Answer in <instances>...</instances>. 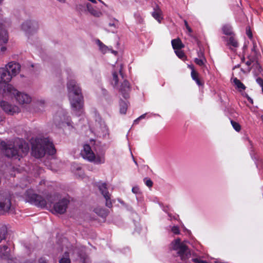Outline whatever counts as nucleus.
<instances>
[{
  "label": "nucleus",
  "mask_w": 263,
  "mask_h": 263,
  "mask_svg": "<svg viewBox=\"0 0 263 263\" xmlns=\"http://www.w3.org/2000/svg\"><path fill=\"white\" fill-rule=\"evenodd\" d=\"M25 200L32 204L39 207L51 208L52 204L55 202L53 205L52 211L54 213L64 214L69 203V200L66 198H62L59 194H54L43 198L42 196L35 194L34 191L29 189L26 191L24 195Z\"/></svg>",
  "instance_id": "obj_1"
},
{
  "label": "nucleus",
  "mask_w": 263,
  "mask_h": 263,
  "mask_svg": "<svg viewBox=\"0 0 263 263\" xmlns=\"http://www.w3.org/2000/svg\"><path fill=\"white\" fill-rule=\"evenodd\" d=\"M69 99L72 112L77 116L83 112V97L79 85L74 80H70L67 83Z\"/></svg>",
  "instance_id": "obj_2"
},
{
  "label": "nucleus",
  "mask_w": 263,
  "mask_h": 263,
  "mask_svg": "<svg viewBox=\"0 0 263 263\" xmlns=\"http://www.w3.org/2000/svg\"><path fill=\"white\" fill-rule=\"evenodd\" d=\"M123 65L122 63H117L113 67L111 84L118 90L124 98L128 97L130 86L128 82L124 79L122 70Z\"/></svg>",
  "instance_id": "obj_3"
},
{
  "label": "nucleus",
  "mask_w": 263,
  "mask_h": 263,
  "mask_svg": "<svg viewBox=\"0 0 263 263\" xmlns=\"http://www.w3.org/2000/svg\"><path fill=\"white\" fill-rule=\"evenodd\" d=\"M55 152L52 142L48 138L37 139L32 146V155L37 158L43 157L46 153L53 155Z\"/></svg>",
  "instance_id": "obj_4"
},
{
  "label": "nucleus",
  "mask_w": 263,
  "mask_h": 263,
  "mask_svg": "<svg viewBox=\"0 0 263 263\" xmlns=\"http://www.w3.org/2000/svg\"><path fill=\"white\" fill-rule=\"evenodd\" d=\"M2 145L4 147V153L8 157H18L25 155L28 151V147L25 143L20 139L15 140V144L10 143L5 144V143H2Z\"/></svg>",
  "instance_id": "obj_5"
},
{
  "label": "nucleus",
  "mask_w": 263,
  "mask_h": 263,
  "mask_svg": "<svg viewBox=\"0 0 263 263\" xmlns=\"http://www.w3.org/2000/svg\"><path fill=\"white\" fill-rule=\"evenodd\" d=\"M4 96L10 97L14 96L18 103L22 105L28 104L31 102V98L29 95L17 91L11 84L5 86L4 89Z\"/></svg>",
  "instance_id": "obj_6"
},
{
  "label": "nucleus",
  "mask_w": 263,
  "mask_h": 263,
  "mask_svg": "<svg viewBox=\"0 0 263 263\" xmlns=\"http://www.w3.org/2000/svg\"><path fill=\"white\" fill-rule=\"evenodd\" d=\"M55 125L59 128L65 130L73 128V123L68 113L63 110L58 111L53 119Z\"/></svg>",
  "instance_id": "obj_7"
},
{
  "label": "nucleus",
  "mask_w": 263,
  "mask_h": 263,
  "mask_svg": "<svg viewBox=\"0 0 263 263\" xmlns=\"http://www.w3.org/2000/svg\"><path fill=\"white\" fill-rule=\"evenodd\" d=\"M171 249L177 252L182 260H185L190 257V251L188 247L181 239L177 238L173 241L170 244Z\"/></svg>",
  "instance_id": "obj_8"
},
{
  "label": "nucleus",
  "mask_w": 263,
  "mask_h": 263,
  "mask_svg": "<svg viewBox=\"0 0 263 263\" xmlns=\"http://www.w3.org/2000/svg\"><path fill=\"white\" fill-rule=\"evenodd\" d=\"M82 157L88 161L93 162L96 164H102L105 162V158L103 155H97L96 156L92 151L90 146L88 144H84L81 150Z\"/></svg>",
  "instance_id": "obj_9"
},
{
  "label": "nucleus",
  "mask_w": 263,
  "mask_h": 263,
  "mask_svg": "<svg viewBox=\"0 0 263 263\" xmlns=\"http://www.w3.org/2000/svg\"><path fill=\"white\" fill-rule=\"evenodd\" d=\"M12 210L10 197L7 194L0 193V215L5 214Z\"/></svg>",
  "instance_id": "obj_10"
},
{
  "label": "nucleus",
  "mask_w": 263,
  "mask_h": 263,
  "mask_svg": "<svg viewBox=\"0 0 263 263\" xmlns=\"http://www.w3.org/2000/svg\"><path fill=\"white\" fill-rule=\"evenodd\" d=\"M96 3H87L84 4V10L89 14L95 17H100L103 15V12Z\"/></svg>",
  "instance_id": "obj_11"
},
{
  "label": "nucleus",
  "mask_w": 263,
  "mask_h": 263,
  "mask_svg": "<svg viewBox=\"0 0 263 263\" xmlns=\"http://www.w3.org/2000/svg\"><path fill=\"white\" fill-rule=\"evenodd\" d=\"M0 106L4 111L10 115H13L20 111V109L18 106L15 105L12 106L5 101H1Z\"/></svg>",
  "instance_id": "obj_12"
},
{
  "label": "nucleus",
  "mask_w": 263,
  "mask_h": 263,
  "mask_svg": "<svg viewBox=\"0 0 263 263\" xmlns=\"http://www.w3.org/2000/svg\"><path fill=\"white\" fill-rule=\"evenodd\" d=\"M8 72L10 73L11 79L16 76L20 71L21 65L14 62H11L8 63L6 66Z\"/></svg>",
  "instance_id": "obj_13"
},
{
  "label": "nucleus",
  "mask_w": 263,
  "mask_h": 263,
  "mask_svg": "<svg viewBox=\"0 0 263 263\" xmlns=\"http://www.w3.org/2000/svg\"><path fill=\"white\" fill-rule=\"evenodd\" d=\"M10 73L8 72L6 68L5 67L0 68V83H4V88L3 89V95H4V89L6 85L10 84L9 83L11 80Z\"/></svg>",
  "instance_id": "obj_14"
},
{
  "label": "nucleus",
  "mask_w": 263,
  "mask_h": 263,
  "mask_svg": "<svg viewBox=\"0 0 263 263\" xmlns=\"http://www.w3.org/2000/svg\"><path fill=\"white\" fill-rule=\"evenodd\" d=\"M38 23L34 21L28 20L24 22L22 25V29L26 32L35 31L38 29Z\"/></svg>",
  "instance_id": "obj_15"
},
{
  "label": "nucleus",
  "mask_w": 263,
  "mask_h": 263,
  "mask_svg": "<svg viewBox=\"0 0 263 263\" xmlns=\"http://www.w3.org/2000/svg\"><path fill=\"white\" fill-rule=\"evenodd\" d=\"M95 133L99 137H104L107 134V128L104 122L96 123L93 128Z\"/></svg>",
  "instance_id": "obj_16"
},
{
  "label": "nucleus",
  "mask_w": 263,
  "mask_h": 263,
  "mask_svg": "<svg viewBox=\"0 0 263 263\" xmlns=\"http://www.w3.org/2000/svg\"><path fill=\"white\" fill-rule=\"evenodd\" d=\"M99 189L106 200V205L108 208H110L112 206V203L110 200V194L107 191L106 184L104 183H100L99 185Z\"/></svg>",
  "instance_id": "obj_17"
},
{
  "label": "nucleus",
  "mask_w": 263,
  "mask_h": 263,
  "mask_svg": "<svg viewBox=\"0 0 263 263\" xmlns=\"http://www.w3.org/2000/svg\"><path fill=\"white\" fill-rule=\"evenodd\" d=\"M96 43L97 44V45L99 47V50L103 54H105L109 51H111V52L114 53V54H116L117 52L111 50L109 48L108 46H106L105 44H104L101 41L99 40H97L96 41Z\"/></svg>",
  "instance_id": "obj_18"
},
{
  "label": "nucleus",
  "mask_w": 263,
  "mask_h": 263,
  "mask_svg": "<svg viewBox=\"0 0 263 263\" xmlns=\"http://www.w3.org/2000/svg\"><path fill=\"white\" fill-rule=\"evenodd\" d=\"M8 40V35L7 31L3 25L0 23V44L6 43Z\"/></svg>",
  "instance_id": "obj_19"
},
{
  "label": "nucleus",
  "mask_w": 263,
  "mask_h": 263,
  "mask_svg": "<svg viewBox=\"0 0 263 263\" xmlns=\"http://www.w3.org/2000/svg\"><path fill=\"white\" fill-rule=\"evenodd\" d=\"M162 12L161 10L157 6L154 8V11L152 12V16L159 22L161 23L163 17L162 16Z\"/></svg>",
  "instance_id": "obj_20"
},
{
  "label": "nucleus",
  "mask_w": 263,
  "mask_h": 263,
  "mask_svg": "<svg viewBox=\"0 0 263 263\" xmlns=\"http://www.w3.org/2000/svg\"><path fill=\"white\" fill-rule=\"evenodd\" d=\"M119 25V21L115 18H113L110 21V22L108 23V26L110 27V29H108L107 31L108 32L114 33L116 31V29L117 28Z\"/></svg>",
  "instance_id": "obj_21"
},
{
  "label": "nucleus",
  "mask_w": 263,
  "mask_h": 263,
  "mask_svg": "<svg viewBox=\"0 0 263 263\" xmlns=\"http://www.w3.org/2000/svg\"><path fill=\"white\" fill-rule=\"evenodd\" d=\"M172 45L173 48L176 50L181 49L184 47L183 44L182 43L180 39H174L172 41Z\"/></svg>",
  "instance_id": "obj_22"
},
{
  "label": "nucleus",
  "mask_w": 263,
  "mask_h": 263,
  "mask_svg": "<svg viewBox=\"0 0 263 263\" xmlns=\"http://www.w3.org/2000/svg\"><path fill=\"white\" fill-rule=\"evenodd\" d=\"M59 263H70L69 253L65 252L60 257L59 260Z\"/></svg>",
  "instance_id": "obj_23"
},
{
  "label": "nucleus",
  "mask_w": 263,
  "mask_h": 263,
  "mask_svg": "<svg viewBox=\"0 0 263 263\" xmlns=\"http://www.w3.org/2000/svg\"><path fill=\"white\" fill-rule=\"evenodd\" d=\"M233 82L236 86L237 89L239 90V91H241L246 89V86L245 85L242 83L240 81L237 79L236 78H235L233 80Z\"/></svg>",
  "instance_id": "obj_24"
},
{
  "label": "nucleus",
  "mask_w": 263,
  "mask_h": 263,
  "mask_svg": "<svg viewBox=\"0 0 263 263\" xmlns=\"http://www.w3.org/2000/svg\"><path fill=\"white\" fill-rule=\"evenodd\" d=\"M9 251L10 249L6 246H0V255L1 256H8Z\"/></svg>",
  "instance_id": "obj_25"
},
{
  "label": "nucleus",
  "mask_w": 263,
  "mask_h": 263,
  "mask_svg": "<svg viewBox=\"0 0 263 263\" xmlns=\"http://www.w3.org/2000/svg\"><path fill=\"white\" fill-rule=\"evenodd\" d=\"M127 103L124 101L121 100L120 102V112L122 114H125L127 109Z\"/></svg>",
  "instance_id": "obj_26"
},
{
  "label": "nucleus",
  "mask_w": 263,
  "mask_h": 263,
  "mask_svg": "<svg viewBox=\"0 0 263 263\" xmlns=\"http://www.w3.org/2000/svg\"><path fill=\"white\" fill-rule=\"evenodd\" d=\"M191 77L198 85H201V83L198 79V73L194 69H193L191 72Z\"/></svg>",
  "instance_id": "obj_27"
},
{
  "label": "nucleus",
  "mask_w": 263,
  "mask_h": 263,
  "mask_svg": "<svg viewBox=\"0 0 263 263\" xmlns=\"http://www.w3.org/2000/svg\"><path fill=\"white\" fill-rule=\"evenodd\" d=\"M223 33L227 35H230L232 33V27L229 25H226L222 28Z\"/></svg>",
  "instance_id": "obj_28"
},
{
  "label": "nucleus",
  "mask_w": 263,
  "mask_h": 263,
  "mask_svg": "<svg viewBox=\"0 0 263 263\" xmlns=\"http://www.w3.org/2000/svg\"><path fill=\"white\" fill-rule=\"evenodd\" d=\"M228 44L229 46H232L233 47L238 46V43L237 41L233 37H230L228 41Z\"/></svg>",
  "instance_id": "obj_29"
},
{
  "label": "nucleus",
  "mask_w": 263,
  "mask_h": 263,
  "mask_svg": "<svg viewBox=\"0 0 263 263\" xmlns=\"http://www.w3.org/2000/svg\"><path fill=\"white\" fill-rule=\"evenodd\" d=\"M196 64L198 65L199 66H203L205 63L206 62V60L205 57H201V59L195 58L194 60Z\"/></svg>",
  "instance_id": "obj_30"
},
{
  "label": "nucleus",
  "mask_w": 263,
  "mask_h": 263,
  "mask_svg": "<svg viewBox=\"0 0 263 263\" xmlns=\"http://www.w3.org/2000/svg\"><path fill=\"white\" fill-rule=\"evenodd\" d=\"M251 51L254 56H256L259 52L257 44L254 41L253 42V47L251 49Z\"/></svg>",
  "instance_id": "obj_31"
},
{
  "label": "nucleus",
  "mask_w": 263,
  "mask_h": 263,
  "mask_svg": "<svg viewBox=\"0 0 263 263\" xmlns=\"http://www.w3.org/2000/svg\"><path fill=\"white\" fill-rule=\"evenodd\" d=\"M171 232L174 235H178L180 234L179 227L176 226L170 227Z\"/></svg>",
  "instance_id": "obj_32"
},
{
  "label": "nucleus",
  "mask_w": 263,
  "mask_h": 263,
  "mask_svg": "<svg viewBox=\"0 0 263 263\" xmlns=\"http://www.w3.org/2000/svg\"><path fill=\"white\" fill-rule=\"evenodd\" d=\"M231 124L233 126V127L237 131V132H239L240 131V129H241V127H240V125L235 122V121H233L232 120L231 121Z\"/></svg>",
  "instance_id": "obj_33"
},
{
  "label": "nucleus",
  "mask_w": 263,
  "mask_h": 263,
  "mask_svg": "<svg viewBox=\"0 0 263 263\" xmlns=\"http://www.w3.org/2000/svg\"><path fill=\"white\" fill-rule=\"evenodd\" d=\"M175 53L178 57L182 60L185 57L184 52L180 49H177L175 50Z\"/></svg>",
  "instance_id": "obj_34"
},
{
  "label": "nucleus",
  "mask_w": 263,
  "mask_h": 263,
  "mask_svg": "<svg viewBox=\"0 0 263 263\" xmlns=\"http://www.w3.org/2000/svg\"><path fill=\"white\" fill-rule=\"evenodd\" d=\"M5 228L4 227H0V242L5 238Z\"/></svg>",
  "instance_id": "obj_35"
},
{
  "label": "nucleus",
  "mask_w": 263,
  "mask_h": 263,
  "mask_svg": "<svg viewBox=\"0 0 263 263\" xmlns=\"http://www.w3.org/2000/svg\"><path fill=\"white\" fill-rule=\"evenodd\" d=\"M132 192L136 194H139L140 193L139 188L138 186H134L132 188Z\"/></svg>",
  "instance_id": "obj_36"
},
{
  "label": "nucleus",
  "mask_w": 263,
  "mask_h": 263,
  "mask_svg": "<svg viewBox=\"0 0 263 263\" xmlns=\"http://www.w3.org/2000/svg\"><path fill=\"white\" fill-rule=\"evenodd\" d=\"M145 183L148 187H151L153 185V182L149 179H146Z\"/></svg>",
  "instance_id": "obj_37"
},
{
  "label": "nucleus",
  "mask_w": 263,
  "mask_h": 263,
  "mask_svg": "<svg viewBox=\"0 0 263 263\" xmlns=\"http://www.w3.org/2000/svg\"><path fill=\"white\" fill-rule=\"evenodd\" d=\"M256 82L261 87H263V79L258 78L256 79Z\"/></svg>",
  "instance_id": "obj_38"
},
{
  "label": "nucleus",
  "mask_w": 263,
  "mask_h": 263,
  "mask_svg": "<svg viewBox=\"0 0 263 263\" xmlns=\"http://www.w3.org/2000/svg\"><path fill=\"white\" fill-rule=\"evenodd\" d=\"M246 33L247 34V35L248 36V37L250 38V39H252V32L250 30V29L249 28V29H247V30H246Z\"/></svg>",
  "instance_id": "obj_39"
},
{
  "label": "nucleus",
  "mask_w": 263,
  "mask_h": 263,
  "mask_svg": "<svg viewBox=\"0 0 263 263\" xmlns=\"http://www.w3.org/2000/svg\"><path fill=\"white\" fill-rule=\"evenodd\" d=\"M193 261L196 263H208L205 261L199 260L197 258H195L193 259Z\"/></svg>",
  "instance_id": "obj_40"
},
{
  "label": "nucleus",
  "mask_w": 263,
  "mask_h": 263,
  "mask_svg": "<svg viewBox=\"0 0 263 263\" xmlns=\"http://www.w3.org/2000/svg\"><path fill=\"white\" fill-rule=\"evenodd\" d=\"M146 114H143L140 116L138 118L135 120V123L137 122L139 120L143 119L145 118Z\"/></svg>",
  "instance_id": "obj_41"
},
{
  "label": "nucleus",
  "mask_w": 263,
  "mask_h": 263,
  "mask_svg": "<svg viewBox=\"0 0 263 263\" xmlns=\"http://www.w3.org/2000/svg\"><path fill=\"white\" fill-rule=\"evenodd\" d=\"M198 57H199L198 59H201V57H204V55H203V53L202 52H200L198 53Z\"/></svg>",
  "instance_id": "obj_42"
},
{
  "label": "nucleus",
  "mask_w": 263,
  "mask_h": 263,
  "mask_svg": "<svg viewBox=\"0 0 263 263\" xmlns=\"http://www.w3.org/2000/svg\"><path fill=\"white\" fill-rule=\"evenodd\" d=\"M246 97L248 99V100L252 104L253 103V100L249 97L247 95H246Z\"/></svg>",
  "instance_id": "obj_43"
},
{
  "label": "nucleus",
  "mask_w": 263,
  "mask_h": 263,
  "mask_svg": "<svg viewBox=\"0 0 263 263\" xmlns=\"http://www.w3.org/2000/svg\"><path fill=\"white\" fill-rule=\"evenodd\" d=\"M186 28V29L188 30V31H189L190 33L192 32V29L190 28V27L189 26H187Z\"/></svg>",
  "instance_id": "obj_44"
},
{
  "label": "nucleus",
  "mask_w": 263,
  "mask_h": 263,
  "mask_svg": "<svg viewBox=\"0 0 263 263\" xmlns=\"http://www.w3.org/2000/svg\"><path fill=\"white\" fill-rule=\"evenodd\" d=\"M57 1L61 3H62V4L65 3L66 2V0H57Z\"/></svg>",
  "instance_id": "obj_45"
},
{
  "label": "nucleus",
  "mask_w": 263,
  "mask_h": 263,
  "mask_svg": "<svg viewBox=\"0 0 263 263\" xmlns=\"http://www.w3.org/2000/svg\"><path fill=\"white\" fill-rule=\"evenodd\" d=\"M1 50L2 52H4L6 50V48L4 46H3L1 47Z\"/></svg>",
  "instance_id": "obj_46"
},
{
  "label": "nucleus",
  "mask_w": 263,
  "mask_h": 263,
  "mask_svg": "<svg viewBox=\"0 0 263 263\" xmlns=\"http://www.w3.org/2000/svg\"><path fill=\"white\" fill-rule=\"evenodd\" d=\"M88 1H90V2H91V3H96V0H88ZM99 1L102 3L101 0H99Z\"/></svg>",
  "instance_id": "obj_47"
},
{
  "label": "nucleus",
  "mask_w": 263,
  "mask_h": 263,
  "mask_svg": "<svg viewBox=\"0 0 263 263\" xmlns=\"http://www.w3.org/2000/svg\"><path fill=\"white\" fill-rule=\"evenodd\" d=\"M188 67L190 68L192 70V71L193 70V69H194V66L193 65H188Z\"/></svg>",
  "instance_id": "obj_48"
},
{
  "label": "nucleus",
  "mask_w": 263,
  "mask_h": 263,
  "mask_svg": "<svg viewBox=\"0 0 263 263\" xmlns=\"http://www.w3.org/2000/svg\"><path fill=\"white\" fill-rule=\"evenodd\" d=\"M184 24H185V27L186 28L187 26H189L187 22V21L186 20H184Z\"/></svg>",
  "instance_id": "obj_49"
},
{
  "label": "nucleus",
  "mask_w": 263,
  "mask_h": 263,
  "mask_svg": "<svg viewBox=\"0 0 263 263\" xmlns=\"http://www.w3.org/2000/svg\"><path fill=\"white\" fill-rule=\"evenodd\" d=\"M40 263H46L45 260H43V259H41L40 260Z\"/></svg>",
  "instance_id": "obj_50"
},
{
  "label": "nucleus",
  "mask_w": 263,
  "mask_h": 263,
  "mask_svg": "<svg viewBox=\"0 0 263 263\" xmlns=\"http://www.w3.org/2000/svg\"><path fill=\"white\" fill-rule=\"evenodd\" d=\"M45 184V180H42L41 182H40V184Z\"/></svg>",
  "instance_id": "obj_51"
},
{
  "label": "nucleus",
  "mask_w": 263,
  "mask_h": 263,
  "mask_svg": "<svg viewBox=\"0 0 263 263\" xmlns=\"http://www.w3.org/2000/svg\"><path fill=\"white\" fill-rule=\"evenodd\" d=\"M247 64L248 65H250V62H247Z\"/></svg>",
  "instance_id": "obj_52"
},
{
  "label": "nucleus",
  "mask_w": 263,
  "mask_h": 263,
  "mask_svg": "<svg viewBox=\"0 0 263 263\" xmlns=\"http://www.w3.org/2000/svg\"><path fill=\"white\" fill-rule=\"evenodd\" d=\"M239 67V65L238 64L237 65L235 66L234 68H237V67Z\"/></svg>",
  "instance_id": "obj_53"
},
{
  "label": "nucleus",
  "mask_w": 263,
  "mask_h": 263,
  "mask_svg": "<svg viewBox=\"0 0 263 263\" xmlns=\"http://www.w3.org/2000/svg\"><path fill=\"white\" fill-rule=\"evenodd\" d=\"M2 1V0H0V2H1V1Z\"/></svg>",
  "instance_id": "obj_54"
}]
</instances>
